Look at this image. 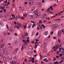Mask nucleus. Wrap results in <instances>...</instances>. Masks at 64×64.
Listing matches in <instances>:
<instances>
[{
  "label": "nucleus",
  "instance_id": "nucleus-16",
  "mask_svg": "<svg viewBox=\"0 0 64 64\" xmlns=\"http://www.w3.org/2000/svg\"><path fill=\"white\" fill-rule=\"evenodd\" d=\"M46 14H44L42 16L43 18H46Z\"/></svg>",
  "mask_w": 64,
  "mask_h": 64
},
{
  "label": "nucleus",
  "instance_id": "nucleus-7",
  "mask_svg": "<svg viewBox=\"0 0 64 64\" xmlns=\"http://www.w3.org/2000/svg\"><path fill=\"white\" fill-rule=\"evenodd\" d=\"M13 59L14 61H17V59H18V58H17V57H16V56H14V57Z\"/></svg>",
  "mask_w": 64,
  "mask_h": 64
},
{
  "label": "nucleus",
  "instance_id": "nucleus-62",
  "mask_svg": "<svg viewBox=\"0 0 64 64\" xmlns=\"http://www.w3.org/2000/svg\"><path fill=\"white\" fill-rule=\"evenodd\" d=\"M28 28H31V26L29 25V26H28Z\"/></svg>",
  "mask_w": 64,
  "mask_h": 64
},
{
  "label": "nucleus",
  "instance_id": "nucleus-55",
  "mask_svg": "<svg viewBox=\"0 0 64 64\" xmlns=\"http://www.w3.org/2000/svg\"><path fill=\"white\" fill-rule=\"evenodd\" d=\"M21 19H24V17H23V16L21 17Z\"/></svg>",
  "mask_w": 64,
  "mask_h": 64
},
{
  "label": "nucleus",
  "instance_id": "nucleus-21",
  "mask_svg": "<svg viewBox=\"0 0 64 64\" xmlns=\"http://www.w3.org/2000/svg\"><path fill=\"white\" fill-rule=\"evenodd\" d=\"M14 28H18V29H20V28H19L18 26H17L16 25L14 26Z\"/></svg>",
  "mask_w": 64,
  "mask_h": 64
},
{
  "label": "nucleus",
  "instance_id": "nucleus-40",
  "mask_svg": "<svg viewBox=\"0 0 64 64\" xmlns=\"http://www.w3.org/2000/svg\"><path fill=\"white\" fill-rule=\"evenodd\" d=\"M54 58V60H53V61H55V60H56V58Z\"/></svg>",
  "mask_w": 64,
  "mask_h": 64
},
{
  "label": "nucleus",
  "instance_id": "nucleus-45",
  "mask_svg": "<svg viewBox=\"0 0 64 64\" xmlns=\"http://www.w3.org/2000/svg\"><path fill=\"white\" fill-rule=\"evenodd\" d=\"M58 42H59V43H60V42H61V41H60V40L58 39Z\"/></svg>",
  "mask_w": 64,
  "mask_h": 64
},
{
  "label": "nucleus",
  "instance_id": "nucleus-8",
  "mask_svg": "<svg viewBox=\"0 0 64 64\" xmlns=\"http://www.w3.org/2000/svg\"><path fill=\"white\" fill-rule=\"evenodd\" d=\"M44 34L45 36H47L48 35V32L46 31L45 32Z\"/></svg>",
  "mask_w": 64,
  "mask_h": 64
},
{
  "label": "nucleus",
  "instance_id": "nucleus-52",
  "mask_svg": "<svg viewBox=\"0 0 64 64\" xmlns=\"http://www.w3.org/2000/svg\"><path fill=\"white\" fill-rule=\"evenodd\" d=\"M14 35L15 36H18V34H14Z\"/></svg>",
  "mask_w": 64,
  "mask_h": 64
},
{
  "label": "nucleus",
  "instance_id": "nucleus-35",
  "mask_svg": "<svg viewBox=\"0 0 64 64\" xmlns=\"http://www.w3.org/2000/svg\"><path fill=\"white\" fill-rule=\"evenodd\" d=\"M8 1L7 0H6V2L5 1H4L3 2L4 3H5V4H6V3H7V2Z\"/></svg>",
  "mask_w": 64,
  "mask_h": 64
},
{
  "label": "nucleus",
  "instance_id": "nucleus-27",
  "mask_svg": "<svg viewBox=\"0 0 64 64\" xmlns=\"http://www.w3.org/2000/svg\"><path fill=\"white\" fill-rule=\"evenodd\" d=\"M25 36H28V34L27 33H26L25 32H24V34H25Z\"/></svg>",
  "mask_w": 64,
  "mask_h": 64
},
{
  "label": "nucleus",
  "instance_id": "nucleus-26",
  "mask_svg": "<svg viewBox=\"0 0 64 64\" xmlns=\"http://www.w3.org/2000/svg\"><path fill=\"white\" fill-rule=\"evenodd\" d=\"M36 26L35 25V24H34L32 25V28H33V27H35Z\"/></svg>",
  "mask_w": 64,
  "mask_h": 64
},
{
  "label": "nucleus",
  "instance_id": "nucleus-53",
  "mask_svg": "<svg viewBox=\"0 0 64 64\" xmlns=\"http://www.w3.org/2000/svg\"><path fill=\"white\" fill-rule=\"evenodd\" d=\"M43 22H47V21L44 20L43 21Z\"/></svg>",
  "mask_w": 64,
  "mask_h": 64
},
{
  "label": "nucleus",
  "instance_id": "nucleus-1",
  "mask_svg": "<svg viewBox=\"0 0 64 64\" xmlns=\"http://www.w3.org/2000/svg\"><path fill=\"white\" fill-rule=\"evenodd\" d=\"M59 26L58 24H53L52 26V29H55L56 27H59Z\"/></svg>",
  "mask_w": 64,
  "mask_h": 64
},
{
  "label": "nucleus",
  "instance_id": "nucleus-25",
  "mask_svg": "<svg viewBox=\"0 0 64 64\" xmlns=\"http://www.w3.org/2000/svg\"><path fill=\"white\" fill-rule=\"evenodd\" d=\"M27 15V14H24L23 15V16L24 17V18H25V17H26Z\"/></svg>",
  "mask_w": 64,
  "mask_h": 64
},
{
  "label": "nucleus",
  "instance_id": "nucleus-34",
  "mask_svg": "<svg viewBox=\"0 0 64 64\" xmlns=\"http://www.w3.org/2000/svg\"><path fill=\"white\" fill-rule=\"evenodd\" d=\"M26 42H28V43H29V42H30V41L29 40H26Z\"/></svg>",
  "mask_w": 64,
  "mask_h": 64
},
{
  "label": "nucleus",
  "instance_id": "nucleus-29",
  "mask_svg": "<svg viewBox=\"0 0 64 64\" xmlns=\"http://www.w3.org/2000/svg\"><path fill=\"white\" fill-rule=\"evenodd\" d=\"M27 42L26 43L25 42L24 43V46H26V45H27Z\"/></svg>",
  "mask_w": 64,
  "mask_h": 64
},
{
  "label": "nucleus",
  "instance_id": "nucleus-30",
  "mask_svg": "<svg viewBox=\"0 0 64 64\" xmlns=\"http://www.w3.org/2000/svg\"><path fill=\"white\" fill-rule=\"evenodd\" d=\"M58 63V61H56V62H54V64H57V63Z\"/></svg>",
  "mask_w": 64,
  "mask_h": 64
},
{
  "label": "nucleus",
  "instance_id": "nucleus-6",
  "mask_svg": "<svg viewBox=\"0 0 64 64\" xmlns=\"http://www.w3.org/2000/svg\"><path fill=\"white\" fill-rule=\"evenodd\" d=\"M9 31H10V32H12L13 31V28L12 27H10V28H9L8 29Z\"/></svg>",
  "mask_w": 64,
  "mask_h": 64
},
{
  "label": "nucleus",
  "instance_id": "nucleus-51",
  "mask_svg": "<svg viewBox=\"0 0 64 64\" xmlns=\"http://www.w3.org/2000/svg\"><path fill=\"white\" fill-rule=\"evenodd\" d=\"M15 44L16 45L18 44V42H15Z\"/></svg>",
  "mask_w": 64,
  "mask_h": 64
},
{
  "label": "nucleus",
  "instance_id": "nucleus-12",
  "mask_svg": "<svg viewBox=\"0 0 64 64\" xmlns=\"http://www.w3.org/2000/svg\"><path fill=\"white\" fill-rule=\"evenodd\" d=\"M35 9H36V7H33L31 8V11H33L35 10Z\"/></svg>",
  "mask_w": 64,
  "mask_h": 64
},
{
  "label": "nucleus",
  "instance_id": "nucleus-14",
  "mask_svg": "<svg viewBox=\"0 0 64 64\" xmlns=\"http://www.w3.org/2000/svg\"><path fill=\"white\" fill-rule=\"evenodd\" d=\"M5 46V44L4 43H3L1 46H0V48H2L3 47H4Z\"/></svg>",
  "mask_w": 64,
  "mask_h": 64
},
{
  "label": "nucleus",
  "instance_id": "nucleus-24",
  "mask_svg": "<svg viewBox=\"0 0 64 64\" xmlns=\"http://www.w3.org/2000/svg\"><path fill=\"white\" fill-rule=\"evenodd\" d=\"M38 5L40 7H41L42 6V4L40 3H38Z\"/></svg>",
  "mask_w": 64,
  "mask_h": 64
},
{
  "label": "nucleus",
  "instance_id": "nucleus-37",
  "mask_svg": "<svg viewBox=\"0 0 64 64\" xmlns=\"http://www.w3.org/2000/svg\"><path fill=\"white\" fill-rule=\"evenodd\" d=\"M40 58L42 59V55H41V54H40Z\"/></svg>",
  "mask_w": 64,
  "mask_h": 64
},
{
  "label": "nucleus",
  "instance_id": "nucleus-46",
  "mask_svg": "<svg viewBox=\"0 0 64 64\" xmlns=\"http://www.w3.org/2000/svg\"><path fill=\"white\" fill-rule=\"evenodd\" d=\"M18 26H19L22 27L21 25V24L20 23H19L18 24Z\"/></svg>",
  "mask_w": 64,
  "mask_h": 64
},
{
  "label": "nucleus",
  "instance_id": "nucleus-32",
  "mask_svg": "<svg viewBox=\"0 0 64 64\" xmlns=\"http://www.w3.org/2000/svg\"><path fill=\"white\" fill-rule=\"evenodd\" d=\"M5 6H4L3 7H2V10H4V8H5Z\"/></svg>",
  "mask_w": 64,
  "mask_h": 64
},
{
  "label": "nucleus",
  "instance_id": "nucleus-39",
  "mask_svg": "<svg viewBox=\"0 0 64 64\" xmlns=\"http://www.w3.org/2000/svg\"><path fill=\"white\" fill-rule=\"evenodd\" d=\"M47 11V12H49V11H50V8H48V9Z\"/></svg>",
  "mask_w": 64,
  "mask_h": 64
},
{
  "label": "nucleus",
  "instance_id": "nucleus-11",
  "mask_svg": "<svg viewBox=\"0 0 64 64\" xmlns=\"http://www.w3.org/2000/svg\"><path fill=\"white\" fill-rule=\"evenodd\" d=\"M18 50V48H16L14 52V53H17Z\"/></svg>",
  "mask_w": 64,
  "mask_h": 64
},
{
  "label": "nucleus",
  "instance_id": "nucleus-18",
  "mask_svg": "<svg viewBox=\"0 0 64 64\" xmlns=\"http://www.w3.org/2000/svg\"><path fill=\"white\" fill-rule=\"evenodd\" d=\"M32 52L31 51H29L28 52V54L29 55H30V54L32 53Z\"/></svg>",
  "mask_w": 64,
  "mask_h": 64
},
{
  "label": "nucleus",
  "instance_id": "nucleus-56",
  "mask_svg": "<svg viewBox=\"0 0 64 64\" xmlns=\"http://www.w3.org/2000/svg\"><path fill=\"white\" fill-rule=\"evenodd\" d=\"M12 38H10V41H11V40H12Z\"/></svg>",
  "mask_w": 64,
  "mask_h": 64
},
{
  "label": "nucleus",
  "instance_id": "nucleus-17",
  "mask_svg": "<svg viewBox=\"0 0 64 64\" xmlns=\"http://www.w3.org/2000/svg\"><path fill=\"white\" fill-rule=\"evenodd\" d=\"M34 58H32V59L31 60V61H32L33 63H34Z\"/></svg>",
  "mask_w": 64,
  "mask_h": 64
},
{
  "label": "nucleus",
  "instance_id": "nucleus-49",
  "mask_svg": "<svg viewBox=\"0 0 64 64\" xmlns=\"http://www.w3.org/2000/svg\"><path fill=\"white\" fill-rule=\"evenodd\" d=\"M54 20L55 21L56 20H61V19L60 18H59L58 19L55 20Z\"/></svg>",
  "mask_w": 64,
  "mask_h": 64
},
{
  "label": "nucleus",
  "instance_id": "nucleus-13",
  "mask_svg": "<svg viewBox=\"0 0 64 64\" xmlns=\"http://www.w3.org/2000/svg\"><path fill=\"white\" fill-rule=\"evenodd\" d=\"M22 38L24 39H26V38L25 37V35L24 34H22Z\"/></svg>",
  "mask_w": 64,
  "mask_h": 64
},
{
  "label": "nucleus",
  "instance_id": "nucleus-15",
  "mask_svg": "<svg viewBox=\"0 0 64 64\" xmlns=\"http://www.w3.org/2000/svg\"><path fill=\"white\" fill-rule=\"evenodd\" d=\"M46 46V43H44V44L43 45V47L44 48H45Z\"/></svg>",
  "mask_w": 64,
  "mask_h": 64
},
{
  "label": "nucleus",
  "instance_id": "nucleus-64",
  "mask_svg": "<svg viewBox=\"0 0 64 64\" xmlns=\"http://www.w3.org/2000/svg\"><path fill=\"white\" fill-rule=\"evenodd\" d=\"M24 4H25L26 5L27 4V2H24Z\"/></svg>",
  "mask_w": 64,
  "mask_h": 64
},
{
  "label": "nucleus",
  "instance_id": "nucleus-4",
  "mask_svg": "<svg viewBox=\"0 0 64 64\" xmlns=\"http://www.w3.org/2000/svg\"><path fill=\"white\" fill-rule=\"evenodd\" d=\"M3 52L4 54H6L7 53V50H6V49H4L3 50Z\"/></svg>",
  "mask_w": 64,
  "mask_h": 64
},
{
  "label": "nucleus",
  "instance_id": "nucleus-63",
  "mask_svg": "<svg viewBox=\"0 0 64 64\" xmlns=\"http://www.w3.org/2000/svg\"><path fill=\"white\" fill-rule=\"evenodd\" d=\"M38 32H37L36 34V36H38Z\"/></svg>",
  "mask_w": 64,
  "mask_h": 64
},
{
  "label": "nucleus",
  "instance_id": "nucleus-23",
  "mask_svg": "<svg viewBox=\"0 0 64 64\" xmlns=\"http://www.w3.org/2000/svg\"><path fill=\"white\" fill-rule=\"evenodd\" d=\"M50 9L51 10H53V6H50Z\"/></svg>",
  "mask_w": 64,
  "mask_h": 64
},
{
  "label": "nucleus",
  "instance_id": "nucleus-3",
  "mask_svg": "<svg viewBox=\"0 0 64 64\" xmlns=\"http://www.w3.org/2000/svg\"><path fill=\"white\" fill-rule=\"evenodd\" d=\"M6 13L7 14H5V16L6 17H8L10 16V12H6Z\"/></svg>",
  "mask_w": 64,
  "mask_h": 64
},
{
  "label": "nucleus",
  "instance_id": "nucleus-36",
  "mask_svg": "<svg viewBox=\"0 0 64 64\" xmlns=\"http://www.w3.org/2000/svg\"><path fill=\"white\" fill-rule=\"evenodd\" d=\"M3 24V22H0V25H2Z\"/></svg>",
  "mask_w": 64,
  "mask_h": 64
},
{
  "label": "nucleus",
  "instance_id": "nucleus-38",
  "mask_svg": "<svg viewBox=\"0 0 64 64\" xmlns=\"http://www.w3.org/2000/svg\"><path fill=\"white\" fill-rule=\"evenodd\" d=\"M23 49V45H22V50Z\"/></svg>",
  "mask_w": 64,
  "mask_h": 64
},
{
  "label": "nucleus",
  "instance_id": "nucleus-22",
  "mask_svg": "<svg viewBox=\"0 0 64 64\" xmlns=\"http://www.w3.org/2000/svg\"><path fill=\"white\" fill-rule=\"evenodd\" d=\"M22 41L24 42V43H27V42H26V40H22Z\"/></svg>",
  "mask_w": 64,
  "mask_h": 64
},
{
  "label": "nucleus",
  "instance_id": "nucleus-57",
  "mask_svg": "<svg viewBox=\"0 0 64 64\" xmlns=\"http://www.w3.org/2000/svg\"><path fill=\"white\" fill-rule=\"evenodd\" d=\"M49 13H50V14H52V13H53L51 11H50Z\"/></svg>",
  "mask_w": 64,
  "mask_h": 64
},
{
  "label": "nucleus",
  "instance_id": "nucleus-47",
  "mask_svg": "<svg viewBox=\"0 0 64 64\" xmlns=\"http://www.w3.org/2000/svg\"><path fill=\"white\" fill-rule=\"evenodd\" d=\"M18 19V17L17 16H16V20H17V19Z\"/></svg>",
  "mask_w": 64,
  "mask_h": 64
},
{
  "label": "nucleus",
  "instance_id": "nucleus-59",
  "mask_svg": "<svg viewBox=\"0 0 64 64\" xmlns=\"http://www.w3.org/2000/svg\"><path fill=\"white\" fill-rule=\"evenodd\" d=\"M28 2H29V3H30V4H31V1H30V0H29V1H28Z\"/></svg>",
  "mask_w": 64,
  "mask_h": 64
},
{
  "label": "nucleus",
  "instance_id": "nucleus-9",
  "mask_svg": "<svg viewBox=\"0 0 64 64\" xmlns=\"http://www.w3.org/2000/svg\"><path fill=\"white\" fill-rule=\"evenodd\" d=\"M33 15H30L29 16V18L31 19H33Z\"/></svg>",
  "mask_w": 64,
  "mask_h": 64
},
{
  "label": "nucleus",
  "instance_id": "nucleus-54",
  "mask_svg": "<svg viewBox=\"0 0 64 64\" xmlns=\"http://www.w3.org/2000/svg\"><path fill=\"white\" fill-rule=\"evenodd\" d=\"M3 10H4V12H6V9H4Z\"/></svg>",
  "mask_w": 64,
  "mask_h": 64
},
{
  "label": "nucleus",
  "instance_id": "nucleus-50",
  "mask_svg": "<svg viewBox=\"0 0 64 64\" xmlns=\"http://www.w3.org/2000/svg\"><path fill=\"white\" fill-rule=\"evenodd\" d=\"M47 60V58H44V61H46Z\"/></svg>",
  "mask_w": 64,
  "mask_h": 64
},
{
  "label": "nucleus",
  "instance_id": "nucleus-31",
  "mask_svg": "<svg viewBox=\"0 0 64 64\" xmlns=\"http://www.w3.org/2000/svg\"><path fill=\"white\" fill-rule=\"evenodd\" d=\"M58 46H59V44L56 45V49H57L58 48Z\"/></svg>",
  "mask_w": 64,
  "mask_h": 64
},
{
  "label": "nucleus",
  "instance_id": "nucleus-43",
  "mask_svg": "<svg viewBox=\"0 0 64 64\" xmlns=\"http://www.w3.org/2000/svg\"><path fill=\"white\" fill-rule=\"evenodd\" d=\"M46 19L47 20H48H48H50V19L49 18H46Z\"/></svg>",
  "mask_w": 64,
  "mask_h": 64
},
{
  "label": "nucleus",
  "instance_id": "nucleus-48",
  "mask_svg": "<svg viewBox=\"0 0 64 64\" xmlns=\"http://www.w3.org/2000/svg\"><path fill=\"white\" fill-rule=\"evenodd\" d=\"M37 46H37L36 45H35L34 46L35 48H36Z\"/></svg>",
  "mask_w": 64,
  "mask_h": 64
},
{
  "label": "nucleus",
  "instance_id": "nucleus-10",
  "mask_svg": "<svg viewBox=\"0 0 64 64\" xmlns=\"http://www.w3.org/2000/svg\"><path fill=\"white\" fill-rule=\"evenodd\" d=\"M3 53L0 52V58H2V57H3Z\"/></svg>",
  "mask_w": 64,
  "mask_h": 64
},
{
  "label": "nucleus",
  "instance_id": "nucleus-58",
  "mask_svg": "<svg viewBox=\"0 0 64 64\" xmlns=\"http://www.w3.org/2000/svg\"><path fill=\"white\" fill-rule=\"evenodd\" d=\"M11 64H13V61H11L10 62Z\"/></svg>",
  "mask_w": 64,
  "mask_h": 64
},
{
  "label": "nucleus",
  "instance_id": "nucleus-60",
  "mask_svg": "<svg viewBox=\"0 0 64 64\" xmlns=\"http://www.w3.org/2000/svg\"><path fill=\"white\" fill-rule=\"evenodd\" d=\"M62 44H60V45L59 46V48H60V47H61V46H62Z\"/></svg>",
  "mask_w": 64,
  "mask_h": 64
},
{
  "label": "nucleus",
  "instance_id": "nucleus-41",
  "mask_svg": "<svg viewBox=\"0 0 64 64\" xmlns=\"http://www.w3.org/2000/svg\"><path fill=\"white\" fill-rule=\"evenodd\" d=\"M24 29H26V25H25L24 26Z\"/></svg>",
  "mask_w": 64,
  "mask_h": 64
},
{
  "label": "nucleus",
  "instance_id": "nucleus-44",
  "mask_svg": "<svg viewBox=\"0 0 64 64\" xmlns=\"http://www.w3.org/2000/svg\"><path fill=\"white\" fill-rule=\"evenodd\" d=\"M17 62H16L13 61V64H16Z\"/></svg>",
  "mask_w": 64,
  "mask_h": 64
},
{
  "label": "nucleus",
  "instance_id": "nucleus-61",
  "mask_svg": "<svg viewBox=\"0 0 64 64\" xmlns=\"http://www.w3.org/2000/svg\"><path fill=\"white\" fill-rule=\"evenodd\" d=\"M15 1V0H12V2H13V3Z\"/></svg>",
  "mask_w": 64,
  "mask_h": 64
},
{
  "label": "nucleus",
  "instance_id": "nucleus-33",
  "mask_svg": "<svg viewBox=\"0 0 64 64\" xmlns=\"http://www.w3.org/2000/svg\"><path fill=\"white\" fill-rule=\"evenodd\" d=\"M3 59L4 60H6V58L5 57H3Z\"/></svg>",
  "mask_w": 64,
  "mask_h": 64
},
{
  "label": "nucleus",
  "instance_id": "nucleus-28",
  "mask_svg": "<svg viewBox=\"0 0 64 64\" xmlns=\"http://www.w3.org/2000/svg\"><path fill=\"white\" fill-rule=\"evenodd\" d=\"M62 56H63V54L62 53H60L59 55L60 57H61Z\"/></svg>",
  "mask_w": 64,
  "mask_h": 64
},
{
  "label": "nucleus",
  "instance_id": "nucleus-2",
  "mask_svg": "<svg viewBox=\"0 0 64 64\" xmlns=\"http://www.w3.org/2000/svg\"><path fill=\"white\" fill-rule=\"evenodd\" d=\"M34 13L36 14V17H39V15H40V14H41L40 12H38L36 11H34Z\"/></svg>",
  "mask_w": 64,
  "mask_h": 64
},
{
  "label": "nucleus",
  "instance_id": "nucleus-20",
  "mask_svg": "<svg viewBox=\"0 0 64 64\" xmlns=\"http://www.w3.org/2000/svg\"><path fill=\"white\" fill-rule=\"evenodd\" d=\"M12 48V46H9L8 47V49H10V50H11V48Z\"/></svg>",
  "mask_w": 64,
  "mask_h": 64
},
{
  "label": "nucleus",
  "instance_id": "nucleus-5",
  "mask_svg": "<svg viewBox=\"0 0 64 64\" xmlns=\"http://www.w3.org/2000/svg\"><path fill=\"white\" fill-rule=\"evenodd\" d=\"M61 33H62L61 31L60 30H59L58 32V36L59 37L61 36Z\"/></svg>",
  "mask_w": 64,
  "mask_h": 64
},
{
  "label": "nucleus",
  "instance_id": "nucleus-19",
  "mask_svg": "<svg viewBox=\"0 0 64 64\" xmlns=\"http://www.w3.org/2000/svg\"><path fill=\"white\" fill-rule=\"evenodd\" d=\"M6 58L8 60H11V58L9 57V56H7Z\"/></svg>",
  "mask_w": 64,
  "mask_h": 64
},
{
  "label": "nucleus",
  "instance_id": "nucleus-42",
  "mask_svg": "<svg viewBox=\"0 0 64 64\" xmlns=\"http://www.w3.org/2000/svg\"><path fill=\"white\" fill-rule=\"evenodd\" d=\"M62 32H63V34L64 35V30H62Z\"/></svg>",
  "mask_w": 64,
  "mask_h": 64
}]
</instances>
